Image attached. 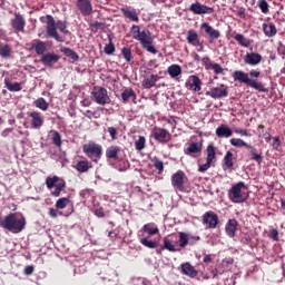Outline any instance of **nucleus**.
Instances as JSON below:
<instances>
[{"mask_svg":"<svg viewBox=\"0 0 285 285\" xmlns=\"http://www.w3.org/2000/svg\"><path fill=\"white\" fill-rule=\"evenodd\" d=\"M45 19L47 37L55 39L58 43H63L66 35H68V23L63 20L55 21V17L51 14H47Z\"/></svg>","mask_w":285,"mask_h":285,"instance_id":"f257e3e1","label":"nucleus"},{"mask_svg":"<svg viewBox=\"0 0 285 285\" xmlns=\"http://www.w3.org/2000/svg\"><path fill=\"white\" fill-rule=\"evenodd\" d=\"M130 33L132 39H135V41H139L141 48L147 50V52H150L151 55H157V52H159V50H157L153 45V32H150V30L144 29L141 31V27H139V24H132Z\"/></svg>","mask_w":285,"mask_h":285,"instance_id":"f03ea898","label":"nucleus"},{"mask_svg":"<svg viewBox=\"0 0 285 285\" xmlns=\"http://www.w3.org/2000/svg\"><path fill=\"white\" fill-rule=\"evenodd\" d=\"M0 226L10 233H21L26 228V218H19L17 214L10 213L0 220Z\"/></svg>","mask_w":285,"mask_h":285,"instance_id":"7ed1b4c3","label":"nucleus"},{"mask_svg":"<svg viewBox=\"0 0 285 285\" xmlns=\"http://www.w3.org/2000/svg\"><path fill=\"white\" fill-rule=\"evenodd\" d=\"M234 81H238V83H244L258 92H268V89L263 85V82L257 81V79H250L248 73L242 70H236L232 73Z\"/></svg>","mask_w":285,"mask_h":285,"instance_id":"20e7f679","label":"nucleus"},{"mask_svg":"<svg viewBox=\"0 0 285 285\" xmlns=\"http://www.w3.org/2000/svg\"><path fill=\"white\" fill-rule=\"evenodd\" d=\"M82 153L88 157V159L94 161V164H99L104 156V147L96 141L90 140L82 145Z\"/></svg>","mask_w":285,"mask_h":285,"instance_id":"39448f33","label":"nucleus"},{"mask_svg":"<svg viewBox=\"0 0 285 285\" xmlns=\"http://www.w3.org/2000/svg\"><path fill=\"white\" fill-rule=\"evenodd\" d=\"M244 188H246V184H244V181L234 184L227 193L228 199L232 200L233 204H244V202L248 199L244 191H242Z\"/></svg>","mask_w":285,"mask_h":285,"instance_id":"423d86ee","label":"nucleus"},{"mask_svg":"<svg viewBox=\"0 0 285 285\" xmlns=\"http://www.w3.org/2000/svg\"><path fill=\"white\" fill-rule=\"evenodd\" d=\"M91 97L98 106H107L111 101L110 96H108V89L99 86L92 88Z\"/></svg>","mask_w":285,"mask_h":285,"instance_id":"0eeeda50","label":"nucleus"},{"mask_svg":"<svg viewBox=\"0 0 285 285\" xmlns=\"http://www.w3.org/2000/svg\"><path fill=\"white\" fill-rule=\"evenodd\" d=\"M151 137L155 139L158 144L166 145L171 139L170 131L168 129H164L161 127H155L151 131Z\"/></svg>","mask_w":285,"mask_h":285,"instance_id":"6e6552de","label":"nucleus"},{"mask_svg":"<svg viewBox=\"0 0 285 285\" xmlns=\"http://www.w3.org/2000/svg\"><path fill=\"white\" fill-rule=\"evenodd\" d=\"M202 222L204 226H207V228H217V225L219 224V216L215 214V212L209 210L203 215Z\"/></svg>","mask_w":285,"mask_h":285,"instance_id":"1a4fd4ad","label":"nucleus"},{"mask_svg":"<svg viewBox=\"0 0 285 285\" xmlns=\"http://www.w3.org/2000/svg\"><path fill=\"white\" fill-rule=\"evenodd\" d=\"M184 181H186V173L184 170H178L171 175V186L179 193H184Z\"/></svg>","mask_w":285,"mask_h":285,"instance_id":"9d476101","label":"nucleus"},{"mask_svg":"<svg viewBox=\"0 0 285 285\" xmlns=\"http://www.w3.org/2000/svg\"><path fill=\"white\" fill-rule=\"evenodd\" d=\"M206 96L212 97V99H224V97H228V86L219 85L218 87H214L209 91H206Z\"/></svg>","mask_w":285,"mask_h":285,"instance_id":"9b49d317","label":"nucleus"},{"mask_svg":"<svg viewBox=\"0 0 285 285\" xmlns=\"http://www.w3.org/2000/svg\"><path fill=\"white\" fill-rule=\"evenodd\" d=\"M189 12H193V14H213L215 9L200 2H194L189 6Z\"/></svg>","mask_w":285,"mask_h":285,"instance_id":"f8f14e48","label":"nucleus"},{"mask_svg":"<svg viewBox=\"0 0 285 285\" xmlns=\"http://www.w3.org/2000/svg\"><path fill=\"white\" fill-rule=\"evenodd\" d=\"M202 85V79H199L196 75H191L185 82V88H187V90H193V92H200Z\"/></svg>","mask_w":285,"mask_h":285,"instance_id":"ddd939ff","label":"nucleus"},{"mask_svg":"<svg viewBox=\"0 0 285 285\" xmlns=\"http://www.w3.org/2000/svg\"><path fill=\"white\" fill-rule=\"evenodd\" d=\"M244 65L245 66H252V67H255V66H259V63H262V55L261 53H257V52H247L245 56H244Z\"/></svg>","mask_w":285,"mask_h":285,"instance_id":"4468645a","label":"nucleus"},{"mask_svg":"<svg viewBox=\"0 0 285 285\" xmlns=\"http://www.w3.org/2000/svg\"><path fill=\"white\" fill-rule=\"evenodd\" d=\"M28 117L31 119V128L39 130L43 126V116L39 111L28 112Z\"/></svg>","mask_w":285,"mask_h":285,"instance_id":"2eb2a0df","label":"nucleus"},{"mask_svg":"<svg viewBox=\"0 0 285 285\" xmlns=\"http://www.w3.org/2000/svg\"><path fill=\"white\" fill-rule=\"evenodd\" d=\"M59 59H61V56L55 53V52H47L42 55L40 61L46 66L47 68H50L55 66V63L59 62Z\"/></svg>","mask_w":285,"mask_h":285,"instance_id":"dca6fc26","label":"nucleus"},{"mask_svg":"<svg viewBox=\"0 0 285 285\" xmlns=\"http://www.w3.org/2000/svg\"><path fill=\"white\" fill-rule=\"evenodd\" d=\"M76 6L83 17L92 14V2L90 0H77Z\"/></svg>","mask_w":285,"mask_h":285,"instance_id":"f3484780","label":"nucleus"},{"mask_svg":"<svg viewBox=\"0 0 285 285\" xmlns=\"http://www.w3.org/2000/svg\"><path fill=\"white\" fill-rule=\"evenodd\" d=\"M202 142L191 141L184 148V154L188 157H195V155H202Z\"/></svg>","mask_w":285,"mask_h":285,"instance_id":"a211bd4d","label":"nucleus"},{"mask_svg":"<svg viewBox=\"0 0 285 285\" xmlns=\"http://www.w3.org/2000/svg\"><path fill=\"white\" fill-rule=\"evenodd\" d=\"M11 27L16 32H23L26 30V20L21 13H14V18L11 19Z\"/></svg>","mask_w":285,"mask_h":285,"instance_id":"6ab92c4d","label":"nucleus"},{"mask_svg":"<svg viewBox=\"0 0 285 285\" xmlns=\"http://www.w3.org/2000/svg\"><path fill=\"white\" fill-rule=\"evenodd\" d=\"M30 48L31 50H35L36 55H38V57H43V55H46V50L48 48V46L46 45L45 41H41L39 39H33L30 43Z\"/></svg>","mask_w":285,"mask_h":285,"instance_id":"aec40b11","label":"nucleus"},{"mask_svg":"<svg viewBox=\"0 0 285 285\" xmlns=\"http://www.w3.org/2000/svg\"><path fill=\"white\" fill-rule=\"evenodd\" d=\"M239 228V223L235 218H230L225 225V233L232 239L237 235V230Z\"/></svg>","mask_w":285,"mask_h":285,"instance_id":"412c9836","label":"nucleus"},{"mask_svg":"<svg viewBox=\"0 0 285 285\" xmlns=\"http://www.w3.org/2000/svg\"><path fill=\"white\" fill-rule=\"evenodd\" d=\"M202 30H204L205 35H208L209 39L215 41V39H219L222 37V33L219 30L214 29L213 26H210L208 22H203L200 24Z\"/></svg>","mask_w":285,"mask_h":285,"instance_id":"4be33fe9","label":"nucleus"},{"mask_svg":"<svg viewBox=\"0 0 285 285\" xmlns=\"http://www.w3.org/2000/svg\"><path fill=\"white\" fill-rule=\"evenodd\" d=\"M121 14L125 17V19H129V21H134L135 23H139V13H137L136 9L121 8L120 9Z\"/></svg>","mask_w":285,"mask_h":285,"instance_id":"5701e85b","label":"nucleus"},{"mask_svg":"<svg viewBox=\"0 0 285 285\" xmlns=\"http://www.w3.org/2000/svg\"><path fill=\"white\" fill-rule=\"evenodd\" d=\"M180 271L183 275H187V277H191V278H195L197 277V275H199V272H197V269H195V267L190 265V263L181 264Z\"/></svg>","mask_w":285,"mask_h":285,"instance_id":"b1692460","label":"nucleus"},{"mask_svg":"<svg viewBox=\"0 0 285 285\" xmlns=\"http://www.w3.org/2000/svg\"><path fill=\"white\" fill-rule=\"evenodd\" d=\"M216 137L228 139V137H233V129L226 125H220L216 128Z\"/></svg>","mask_w":285,"mask_h":285,"instance_id":"393cba45","label":"nucleus"},{"mask_svg":"<svg viewBox=\"0 0 285 285\" xmlns=\"http://www.w3.org/2000/svg\"><path fill=\"white\" fill-rule=\"evenodd\" d=\"M119 153H121V147L110 146L106 149V157L107 159H114V161H118Z\"/></svg>","mask_w":285,"mask_h":285,"instance_id":"a878e982","label":"nucleus"},{"mask_svg":"<svg viewBox=\"0 0 285 285\" xmlns=\"http://www.w3.org/2000/svg\"><path fill=\"white\" fill-rule=\"evenodd\" d=\"M158 81H159V76L153 73L142 80V88H145L146 90H150V88H155V85Z\"/></svg>","mask_w":285,"mask_h":285,"instance_id":"bb28decb","label":"nucleus"},{"mask_svg":"<svg viewBox=\"0 0 285 285\" xmlns=\"http://www.w3.org/2000/svg\"><path fill=\"white\" fill-rule=\"evenodd\" d=\"M249 149L250 160L256 161V164H262L264 161V156H262V151H258L257 148L249 145L247 147Z\"/></svg>","mask_w":285,"mask_h":285,"instance_id":"cd10ccee","label":"nucleus"},{"mask_svg":"<svg viewBox=\"0 0 285 285\" xmlns=\"http://www.w3.org/2000/svg\"><path fill=\"white\" fill-rule=\"evenodd\" d=\"M90 168H92V164L90 161H88V159L79 160L75 165V169L78 173H88V170H90Z\"/></svg>","mask_w":285,"mask_h":285,"instance_id":"c85d7f7f","label":"nucleus"},{"mask_svg":"<svg viewBox=\"0 0 285 285\" xmlns=\"http://www.w3.org/2000/svg\"><path fill=\"white\" fill-rule=\"evenodd\" d=\"M142 232L153 237V235H159V227L155 223H148L142 226Z\"/></svg>","mask_w":285,"mask_h":285,"instance_id":"c756f323","label":"nucleus"},{"mask_svg":"<svg viewBox=\"0 0 285 285\" xmlns=\"http://www.w3.org/2000/svg\"><path fill=\"white\" fill-rule=\"evenodd\" d=\"M177 243L173 242L168 237L163 238V247L161 250H169V253H177V248L175 247Z\"/></svg>","mask_w":285,"mask_h":285,"instance_id":"7c9ffc66","label":"nucleus"},{"mask_svg":"<svg viewBox=\"0 0 285 285\" xmlns=\"http://www.w3.org/2000/svg\"><path fill=\"white\" fill-rule=\"evenodd\" d=\"M4 86L9 92H21V82H13L10 81L9 78L4 79Z\"/></svg>","mask_w":285,"mask_h":285,"instance_id":"2f4dec72","label":"nucleus"},{"mask_svg":"<svg viewBox=\"0 0 285 285\" xmlns=\"http://www.w3.org/2000/svg\"><path fill=\"white\" fill-rule=\"evenodd\" d=\"M206 161L213 164L217 159V151L214 145H208L206 149Z\"/></svg>","mask_w":285,"mask_h":285,"instance_id":"473e14b6","label":"nucleus"},{"mask_svg":"<svg viewBox=\"0 0 285 285\" xmlns=\"http://www.w3.org/2000/svg\"><path fill=\"white\" fill-rule=\"evenodd\" d=\"M263 32L266 37H275L277 35V27L273 23H263Z\"/></svg>","mask_w":285,"mask_h":285,"instance_id":"72a5a7b5","label":"nucleus"},{"mask_svg":"<svg viewBox=\"0 0 285 285\" xmlns=\"http://www.w3.org/2000/svg\"><path fill=\"white\" fill-rule=\"evenodd\" d=\"M187 42L190 43V46L195 47H197L198 43H202V41L199 40V36L195 30H189L187 32Z\"/></svg>","mask_w":285,"mask_h":285,"instance_id":"f704fd0d","label":"nucleus"},{"mask_svg":"<svg viewBox=\"0 0 285 285\" xmlns=\"http://www.w3.org/2000/svg\"><path fill=\"white\" fill-rule=\"evenodd\" d=\"M121 99L124 104H128L130 99H137V94H135V90H132V88H127L121 92Z\"/></svg>","mask_w":285,"mask_h":285,"instance_id":"c9c22d12","label":"nucleus"},{"mask_svg":"<svg viewBox=\"0 0 285 285\" xmlns=\"http://www.w3.org/2000/svg\"><path fill=\"white\" fill-rule=\"evenodd\" d=\"M235 41L242 46V48H250V39H247L242 33H236L234 36Z\"/></svg>","mask_w":285,"mask_h":285,"instance_id":"e433bc0d","label":"nucleus"},{"mask_svg":"<svg viewBox=\"0 0 285 285\" xmlns=\"http://www.w3.org/2000/svg\"><path fill=\"white\" fill-rule=\"evenodd\" d=\"M0 57L10 59L12 57V47L10 45H0Z\"/></svg>","mask_w":285,"mask_h":285,"instance_id":"4c0bfd02","label":"nucleus"},{"mask_svg":"<svg viewBox=\"0 0 285 285\" xmlns=\"http://www.w3.org/2000/svg\"><path fill=\"white\" fill-rule=\"evenodd\" d=\"M223 166L226 168V170H230L233 166H235V163H233V154L232 151H227L223 159Z\"/></svg>","mask_w":285,"mask_h":285,"instance_id":"58836bf2","label":"nucleus"},{"mask_svg":"<svg viewBox=\"0 0 285 285\" xmlns=\"http://www.w3.org/2000/svg\"><path fill=\"white\" fill-rule=\"evenodd\" d=\"M230 146H234V148H250V145L242 138H232L229 140Z\"/></svg>","mask_w":285,"mask_h":285,"instance_id":"ea45409f","label":"nucleus"},{"mask_svg":"<svg viewBox=\"0 0 285 285\" xmlns=\"http://www.w3.org/2000/svg\"><path fill=\"white\" fill-rule=\"evenodd\" d=\"M167 72L171 79H175L181 75V67L179 65H171L168 67Z\"/></svg>","mask_w":285,"mask_h":285,"instance_id":"a19ab883","label":"nucleus"},{"mask_svg":"<svg viewBox=\"0 0 285 285\" xmlns=\"http://www.w3.org/2000/svg\"><path fill=\"white\" fill-rule=\"evenodd\" d=\"M140 244L145 246V248H157V246H159V242L153 240L149 237L140 238Z\"/></svg>","mask_w":285,"mask_h":285,"instance_id":"79ce46f5","label":"nucleus"},{"mask_svg":"<svg viewBox=\"0 0 285 285\" xmlns=\"http://www.w3.org/2000/svg\"><path fill=\"white\" fill-rule=\"evenodd\" d=\"M53 188L51 191L52 197H60L61 191L66 188V180L61 179Z\"/></svg>","mask_w":285,"mask_h":285,"instance_id":"37998d69","label":"nucleus"},{"mask_svg":"<svg viewBox=\"0 0 285 285\" xmlns=\"http://www.w3.org/2000/svg\"><path fill=\"white\" fill-rule=\"evenodd\" d=\"M35 106L36 108H39L40 110H43V111L50 108V104H48V101H46V99L42 97L35 100Z\"/></svg>","mask_w":285,"mask_h":285,"instance_id":"c03bdc74","label":"nucleus"},{"mask_svg":"<svg viewBox=\"0 0 285 285\" xmlns=\"http://www.w3.org/2000/svg\"><path fill=\"white\" fill-rule=\"evenodd\" d=\"M59 181H61V180L59 179L58 176L47 177L46 186L49 190H52V188H55V186H57L59 184Z\"/></svg>","mask_w":285,"mask_h":285,"instance_id":"a18cd8bd","label":"nucleus"},{"mask_svg":"<svg viewBox=\"0 0 285 285\" xmlns=\"http://www.w3.org/2000/svg\"><path fill=\"white\" fill-rule=\"evenodd\" d=\"M91 32H99V30H106V23L94 21L89 23Z\"/></svg>","mask_w":285,"mask_h":285,"instance_id":"49530a36","label":"nucleus"},{"mask_svg":"<svg viewBox=\"0 0 285 285\" xmlns=\"http://www.w3.org/2000/svg\"><path fill=\"white\" fill-rule=\"evenodd\" d=\"M178 237L180 248H186V246H188V233L179 232Z\"/></svg>","mask_w":285,"mask_h":285,"instance_id":"de8ad7c7","label":"nucleus"},{"mask_svg":"<svg viewBox=\"0 0 285 285\" xmlns=\"http://www.w3.org/2000/svg\"><path fill=\"white\" fill-rule=\"evenodd\" d=\"M68 204H70L69 198H66V197L59 198L56 202V208H57V210H63V208H66L68 206Z\"/></svg>","mask_w":285,"mask_h":285,"instance_id":"09e8293b","label":"nucleus"},{"mask_svg":"<svg viewBox=\"0 0 285 285\" xmlns=\"http://www.w3.org/2000/svg\"><path fill=\"white\" fill-rule=\"evenodd\" d=\"M135 148L138 151L144 150V148H146V137L139 136L138 139L135 141Z\"/></svg>","mask_w":285,"mask_h":285,"instance_id":"8fccbe9b","label":"nucleus"},{"mask_svg":"<svg viewBox=\"0 0 285 285\" xmlns=\"http://www.w3.org/2000/svg\"><path fill=\"white\" fill-rule=\"evenodd\" d=\"M121 55L124 59L127 61V63H130L132 61V50H130V48H122Z\"/></svg>","mask_w":285,"mask_h":285,"instance_id":"3c124183","label":"nucleus"},{"mask_svg":"<svg viewBox=\"0 0 285 285\" xmlns=\"http://www.w3.org/2000/svg\"><path fill=\"white\" fill-rule=\"evenodd\" d=\"M153 164H154V167L156 168V170H158V175H161L164 173V161H161V159L155 157L153 159Z\"/></svg>","mask_w":285,"mask_h":285,"instance_id":"603ef678","label":"nucleus"},{"mask_svg":"<svg viewBox=\"0 0 285 285\" xmlns=\"http://www.w3.org/2000/svg\"><path fill=\"white\" fill-rule=\"evenodd\" d=\"M257 6H258L259 10L263 12V14H268L269 6H268V2L266 0H258Z\"/></svg>","mask_w":285,"mask_h":285,"instance_id":"864d4df0","label":"nucleus"},{"mask_svg":"<svg viewBox=\"0 0 285 285\" xmlns=\"http://www.w3.org/2000/svg\"><path fill=\"white\" fill-rule=\"evenodd\" d=\"M212 70L215 72V75H224V67L217 62L210 63Z\"/></svg>","mask_w":285,"mask_h":285,"instance_id":"5fc2aeb1","label":"nucleus"},{"mask_svg":"<svg viewBox=\"0 0 285 285\" xmlns=\"http://www.w3.org/2000/svg\"><path fill=\"white\" fill-rule=\"evenodd\" d=\"M52 144L57 146V148H61V134L58 131H53L52 134Z\"/></svg>","mask_w":285,"mask_h":285,"instance_id":"6e6d98bb","label":"nucleus"},{"mask_svg":"<svg viewBox=\"0 0 285 285\" xmlns=\"http://www.w3.org/2000/svg\"><path fill=\"white\" fill-rule=\"evenodd\" d=\"M62 52L66 55V57H70L71 59H79L77 52L70 48H63Z\"/></svg>","mask_w":285,"mask_h":285,"instance_id":"4d7b16f0","label":"nucleus"},{"mask_svg":"<svg viewBox=\"0 0 285 285\" xmlns=\"http://www.w3.org/2000/svg\"><path fill=\"white\" fill-rule=\"evenodd\" d=\"M187 239H188V245L189 246H195V244H197V242H199L202 239V237L199 236H195L193 234H187Z\"/></svg>","mask_w":285,"mask_h":285,"instance_id":"13d9d810","label":"nucleus"},{"mask_svg":"<svg viewBox=\"0 0 285 285\" xmlns=\"http://www.w3.org/2000/svg\"><path fill=\"white\" fill-rule=\"evenodd\" d=\"M240 243L244 244L245 246H252L253 238H250V236H248V235L242 236Z\"/></svg>","mask_w":285,"mask_h":285,"instance_id":"bf43d9fd","label":"nucleus"},{"mask_svg":"<svg viewBox=\"0 0 285 285\" xmlns=\"http://www.w3.org/2000/svg\"><path fill=\"white\" fill-rule=\"evenodd\" d=\"M234 132H236V135H240V137H250V132L246 129L236 128Z\"/></svg>","mask_w":285,"mask_h":285,"instance_id":"052dcab7","label":"nucleus"},{"mask_svg":"<svg viewBox=\"0 0 285 285\" xmlns=\"http://www.w3.org/2000/svg\"><path fill=\"white\" fill-rule=\"evenodd\" d=\"M107 132L110 135V138L115 141L117 139V128L115 127H108Z\"/></svg>","mask_w":285,"mask_h":285,"instance_id":"680f3d73","label":"nucleus"},{"mask_svg":"<svg viewBox=\"0 0 285 285\" xmlns=\"http://www.w3.org/2000/svg\"><path fill=\"white\" fill-rule=\"evenodd\" d=\"M48 215L52 219H57V217H59V215H61V212H59L58 209H55V208H50L48 212Z\"/></svg>","mask_w":285,"mask_h":285,"instance_id":"e2e57ef3","label":"nucleus"},{"mask_svg":"<svg viewBox=\"0 0 285 285\" xmlns=\"http://www.w3.org/2000/svg\"><path fill=\"white\" fill-rule=\"evenodd\" d=\"M115 52V45L109 42V45L105 46V55H112Z\"/></svg>","mask_w":285,"mask_h":285,"instance_id":"0e129e2a","label":"nucleus"},{"mask_svg":"<svg viewBox=\"0 0 285 285\" xmlns=\"http://www.w3.org/2000/svg\"><path fill=\"white\" fill-rule=\"evenodd\" d=\"M210 166H213V164L206 160V164H203L198 167V173H206V170H208Z\"/></svg>","mask_w":285,"mask_h":285,"instance_id":"69168bd1","label":"nucleus"},{"mask_svg":"<svg viewBox=\"0 0 285 285\" xmlns=\"http://www.w3.org/2000/svg\"><path fill=\"white\" fill-rule=\"evenodd\" d=\"M82 115L83 117H87V119H92V117L97 119V111L86 110L85 112H82Z\"/></svg>","mask_w":285,"mask_h":285,"instance_id":"338daca9","label":"nucleus"},{"mask_svg":"<svg viewBox=\"0 0 285 285\" xmlns=\"http://www.w3.org/2000/svg\"><path fill=\"white\" fill-rule=\"evenodd\" d=\"M277 52H278V55L285 56V46H284V43H282V42L278 43Z\"/></svg>","mask_w":285,"mask_h":285,"instance_id":"774afa93","label":"nucleus"}]
</instances>
